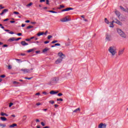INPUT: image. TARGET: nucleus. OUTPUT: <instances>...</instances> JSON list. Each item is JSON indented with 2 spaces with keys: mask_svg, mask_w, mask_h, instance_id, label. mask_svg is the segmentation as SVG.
Returning a JSON list of instances; mask_svg holds the SVG:
<instances>
[{
  "mask_svg": "<svg viewBox=\"0 0 128 128\" xmlns=\"http://www.w3.org/2000/svg\"><path fill=\"white\" fill-rule=\"evenodd\" d=\"M58 96H62V93H58Z\"/></svg>",
  "mask_w": 128,
  "mask_h": 128,
  "instance_id": "c03bdc74",
  "label": "nucleus"
},
{
  "mask_svg": "<svg viewBox=\"0 0 128 128\" xmlns=\"http://www.w3.org/2000/svg\"><path fill=\"white\" fill-rule=\"evenodd\" d=\"M65 46H70V42L65 44Z\"/></svg>",
  "mask_w": 128,
  "mask_h": 128,
  "instance_id": "58836bf2",
  "label": "nucleus"
},
{
  "mask_svg": "<svg viewBox=\"0 0 128 128\" xmlns=\"http://www.w3.org/2000/svg\"><path fill=\"white\" fill-rule=\"evenodd\" d=\"M32 70H34L32 68H31L30 69H28L26 68H22L20 70V71L22 72L23 74H30V72H32Z\"/></svg>",
  "mask_w": 128,
  "mask_h": 128,
  "instance_id": "7ed1b4c3",
  "label": "nucleus"
},
{
  "mask_svg": "<svg viewBox=\"0 0 128 128\" xmlns=\"http://www.w3.org/2000/svg\"><path fill=\"white\" fill-rule=\"evenodd\" d=\"M64 8V6L60 5V8H58V10H60V8Z\"/></svg>",
  "mask_w": 128,
  "mask_h": 128,
  "instance_id": "c9c22d12",
  "label": "nucleus"
},
{
  "mask_svg": "<svg viewBox=\"0 0 128 128\" xmlns=\"http://www.w3.org/2000/svg\"><path fill=\"white\" fill-rule=\"evenodd\" d=\"M35 96H40V93L38 92L35 94Z\"/></svg>",
  "mask_w": 128,
  "mask_h": 128,
  "instance_id": "09e8293b",
  "label": "nucleus"
},
{
  "mask_svg": "<svg viewBox=\"0 0 128 128\" xmlns=\"http://www.w3.org/2000/svg\"><path fill=\"white\" fill-rule=\"evenodd\" d=\"M124 52V48H123L122 49H120V50H119L118 52V55L122 56V54H123Z\"/></svg>",
  "mask_w": 128,
  "mask_h": 128,
  "instance_id": "6e6552de",
  "label": "nucleus"
},
{
  "mask_svg": "<svg viewBox=\"0 0 128 128\" xmlns=\"http://www.w3.org/2000/svg\"><path fill=\"white\" fill-rule=\"evenodd\" d=\"M14 40H16V38L14 37H12V38H10L8 40V42H14Z\"/></svg>",
  "mask_w": 128,
  "mask_h": 128,
  "instance_id": "4468645a",
  "label": "nucleus"
},
{
  "mask_svg": "<svg viewBox=\"0 0 128 128\" xmlns=\"http://www.w3.org/2000/svg\"><path fill=\"white\" fill-rule=\"evenodd\" d=\"M7 20H8V18H6L4 20V22H7Z\"/></svg>",
  "mask_w": 128,
  "mask_h": 128,
  "instance_id": "338daca9",
  "label": "nucleus"
},
{
  "mask_svg": "<svg viewBox=\"0 0 128 128\" xmlns=\"http://www.w3.org/2000/svg\"><path fill=\"white\" fill-rule=\"evenodd\" d=\"M115 14L118 18H120V12L116 11Z\"/></svg>",
  "mask_w": 128,
  "mask_h": 128,
  "instance_id": "a211bd4d",
  "label": "nucleus"
},
{
  "mask_svg": "<svg viewBox=\"0 0 128 128\" xmlns=\"http://www.w3.org/2000/svg\"><path fill=\"white\" fill-rule=\"evenodd\" d=\"M108 51L109 52L110 54L112 56H114L117 54L116 49V47H114V46H111L109 47Z\"/></svg>",
  "mask_w": 128,
  "mask_h": 128,
  "instance_id": "f257e3e1",
  "label": "nucleus"
},
{
  "mask_svg": "<svg viewBox=\"0 0 128 128\" xmlns=\"http://www.w3.org/2000/svg\"><path fill=\"white\" fill-rule=\"evenodd\" d=\"M8 44H4L3 46V48H8Z\"/></svg>",
  "mask_w": 128,
  "mask_h": 128,
  "instance_id": "864d4df0",
  "label": "nucleus"
},
{
  "mask_svg": "<svg viewBox=\"0 0 128 128\" xmlns=\"http://www.w3.org/2000/svg\"><path fill=\"white\" fill-rule=\"evenodd\" d=\"M26 118H27L26 116L25 115V116H23L22 121L26 122Z\"/></svg>",
  "mask_w": 128,
  "mask_h": 128,
  "instance_id": "5701e85b",
  "label": "nucleus"
},
{
  "mask_svg": "<svg viewBox=\"0 0 128 128\" xmlns=\"http://www.w3.org/2000/svg\"><path fill=\"white\" fill-rule=\"evenodd\" d=\"M44 34V32H39L38 34H37L38 36H42Z\"/></svg>",
  "mask_w": 128,
  "mask_h": 128,
  "instance_id": "aec40b11",
  "label": "nucleus"
},
{
  "mask_svg": "<svg viewBox=\"0 0 128 128\" xmlns=\"http://www.w3.org/2000/svg\"><path fill=\"white\" fill-rule=\"evenodd\" d=\"M80 112V108H78L73 111V112Z\"/></svg>",
  "mask_w": 128,
  "mask_h": 128,
  "instance_id": "f3484780",
  "label": "nucleus"
},
{
  "mask_svg": "<svg viewBox=\"0 0 128 128\" xmlns=\"http://www.w3.org/2000/svg\"><path fill=\"white\" fill-rule=\"evenodd\" d=\"M6 12H8V10L4 9V10H3V11L2 12H3V14H6Z\"/></svg>",
  "mask_w": 128,
  "mask_h": 128,
  "instance_id": "c85d7f7f",
  "label": "nucleus"
},
{
  "mask_svg": "<svg viewBox=\"0 0 128 128\" xmlns=\"http://www.w3.org/2000/svg\"><path fill=\"white\" fill-rule=\"evenodd\" d=\"M58 82V78L54 77L52 79L50 82L48 83V84H51L52 86H54V84H56Z\"/></svg>",
  "mask_w": 128,
  "mask_h": 128,
  "instance_id": "20e7f679",
  "label": "nucleus"
},
{
  "mask_svg": "<svg viewBox=\"0 0 128 128\" xmlns=\"http://www.w3.org/2000/svg\"><path fill=\"white\" fill-rule=\"evenodd\" d=\"M4 8V7L2 6V4H0V10H2V8Z\"/></svg>",
  "mask_w": 128,
  "mask_h": 128,
  "instance_id": "79ce46f5",
  "label": "nucleus"
},
{
  "mask_svg": "<svg viewBox=\"0 0 128 128\" xmlns=\"http://www.w3.org/2000/svg\"><path fill=\"white\" fill-rule=\"evenodd\" d=\"M52 38V36L49 35L48 36V40H50V38Z\"/></svg>",
  "mask_w": 128,
  "mask_h": 128,
  "instance_id": "f704fd0d",
  "label": "nucleus"
},
{
  "mask_svg": "<svg viewBox=\"0 0 128 128\" xmlns=\"http://www.w3.org/2000/svg\"><path fill=\"white\" fill-rule=\"evenodd\" d=\"M5 76H6V75L2 74V75H1V76H0V78H4Z\"/></svg>",
  "mask_w": 128,
  "mask_h": 128,
  "instance_id": "8fccbe9b",
  "label": "nucleus"
},
{
  "mask_svg": "<svg viewBox=\"0 0 128 128\" xmlns=\"http://www.w3.org/2000/svg\"><path fill=\"white\" fill-rule=\"evenodd\" d=\"M49 50L50 48H46L42 50V52L44 53L46 52L48 50Z\"/></svg>",
  "mask_w": 128,
  "mask_h": 128,
  "instance_id": "6ab92c4d",
  "label": "nucleus"
},
{
  "mask_svg": "<svg viewBox=\"0 0 128 128\" xmlns=\"http://www.w3.org/2000/svg\"><path fill=\"white\" fill-rule=\"evenodd\" d=\"M22 33H18L17 34V36H22Z\"/></svg>",
  "mask_w": 128,
  "mask_h": 128,
  "instance_id": "13d9d810",
  "label": "nucleus"
},
{
  "mask_svg": "<svg viewBox=\"0 0 128 128\" xmlns=\"http://www.w3.org/2000/svg\"><path fill=\"white\" fill-rule=\"evenodd\" d=\"M106 128V124H104L102 123H100L98 126V128Z\"/></svg>",
  "mask_w": 128,
  "mask_h": 128,
  "instance_id": "1a4fd4ad",
  "label": "nucleus"
},
{
  "mask_svg": "<svg viewBox=\"0 0 128 128\" xmlns=\"http://www.w3.org/2000/svg\"><path fill=\"white\" fill-rule=\"evenodd\" d=\"M32 24H36V22H31Z\"/></svg>",
  "mask_w": 128,
  "mask_h": 128,
  "instance_id": "3c124183",
  "label": "nucleus"
},
{
  "mask_svg": "<svg viewBox=\"0 0 128 128\" xmlns=\"http://www.w3.org/2000/svg\"><path fill=\"white\" fill-rule=\"evenodd\" d=\"M61 101V102H62V100H64L62 98H57V102H58V101Z\"/></svg>",
  "mask_w": 128,
  "mask_h": 128,
  "instance_id": "72a5a7b5",
  "label": "nucleus"
},
{
  "mask_svg": "<svg viewBox=\"0 0 128 128\" xmlns=\"http://www.w3.org/2000/svg\"><path fill=\"white\" fill-rule=\"evenodd\" d=\"M70 20H72L70 18V16H66L61 20V22H70Z\"/></svg>",
  "mask_w": 128,
  "mask_h": 128,
  "instance_id": "39448f33",
  "label": "nucleus"
},
{
  "mask_svg": "<svg viewBox=\"0 0 128 128\" xmlns=\"http://www.w3.org/2000/svg\"><path fill=\"white\" fill-rule=\"evenodd\" d=\"M44 128H50V127L48 126H46L45 127H44Z\"/></svg>",
  "mask_w": 128,
  "mask_h": 128,
  "instance_id": "774afa93",
  "label": "nucleus"
},
{
  "mask_svg": "<svg viewBox=\"0 0 128 128\" xmlns=\"http://www.w3.org/2000/svg\"><path fill=\"white\" fill-rule=\"evenodd\" d=\"M36 122H40V120H38V119H36Z\"/></svg>",
  "mask_w": 128,
  "mask_h": 128,
  "instance_id": "bf43d9fd",
  "label": "nucleus"
},
{
  "mask_svg": "<svg viewBox=\"0 0 128 128\" xmlns=\"http://www.w3.org/2000/svg\"><path fill=\"white\" fill-rule=\"evenodd\" d=\"M17 126L18 125L16 124H13L10 126V128H14V126Z\"/></svg>",
  "mask_w": 128,
  "mask_h": 128,
  "instance_id": "4be33fe9",
  "label": "nucleus"
},
{
  "mask_svg": "<svg viewBox=\"0 0 128 128\" xmlns=\"http://www.w3.org/2000/svg\"><path fill=\"white\" fill-rule=\"evenodd\" d=\"M21 44H22V46H28V44L26 43V42L24 41H22L21 42Z\"/></svg>",
  "mask_w": 128,
  "mask_h": 128,
  "instance_id": "2eb2a0df",
  "label": "nucleus"
},
{
  "mask_svg": "<svg viewBox=\"0 0 128 128\" xmlns=\"http://www.w3.org/2000/svg\"><path fill=\"white\" fill-rule=\"evenodd\" d=\"M48 12H52V14H58V12L54 10H49Z\"/></svg>",
  "mask_w": 128,
  "mask_h": 128,
  "instance_id": "cd10ccee",
  "label": "nucleus"
},
{
  "mask_svg": "<svg viewBox=\"0 0 128 128\" xmlns=\"http://www.w3.org/2000/svg\"><path fill=\"white\" fill-rule=\"evenodd\" d=\"M104 22L107 24H110V22H108V18H104Z\"/></svg>",
  "mask_w": 128,
  "mask_h": 128,
  "instance_id": "a878e982",
  "label": "nucleus"
},
{
  "mask_svg": "<svg viewBox=\"0 0 128 128\" xmlns=\"http://www.w3.org/2000/svg\"><path fill=\"white\" fill-rule=\"evenodd\" d=\"M34 49H30L28 50V52H34Z\"/></svg>",
  "mask_w": 128,
  "mask_h": 128,
  "instance_id": "7c9ffc66",
  "label": "nucleus"
},
{
  "mask_svg": "<svg viewBox=\"0 0 128 128\" xmlns=\"http://www.w3.org/2000/svg\"><path fill=\"white\" fill-rule=\"evenodd\" d=\"M41 124H42V126H46V124H44V122H42Z\"/></svg>",
  "mask_w": 128,
  "mask_h": 128,
  "instance_id": "de8ad7c7",
  "label": "nucleus"
},
{
  "mask_svg": "<svg viewBox=\"0 0 128 128\" xmlns=\"http://www.w3.org/2000/svg\"><path fill=\"white\" fill-rule=\"evenodd\" d=\"M0 114L2 116H8V114H7L6 113H4L2 112H1Z\"/></svg>",
  "mask_w": 128,
  "mask_h": 128,
  "instance_id": "b1692460",
  "label": "nucleus"
},
{
  "mask_svg": "<svg viewBox=\"0 0 128 128\" xmlns=\"http://www.w3.org/2000/svg\"><path fill=\"white\" fill-rule=\"evenodd\" d=\"M50 94H58V91L52 90L50 92Z\"/></svg>",
  "mask_w": 128,
  "mask_h": 128,
  "instance_id": "ddd939ff",
  "label": "nucleus"
},
{
  "mask_svg": "<svg viewBox=\"0 0 128 128\" xmlns=\"http://www.w3.org/2000/svg\"><path fill=\"white\" fill-rule=\"evenodd\" d=\"M30 20H26L25 21V22H27V23H28V22H30Z\"/></svg>",
  "mask_w": 128,
  "mask_h": 128,
  "instance_id": "0e129e2a",
  "label": "nucleus"
},
{
  "mask_svg": "<svg viewBox=\"0 0 128 128\" xmlns=\"http://www.w3.org/2000/svg\"><path fill=\"white\" fill-rule=\"evenodd\" d=\"M49 42H50V41H45L44 42V44H48Z\"/></svg>",
  "mask_w": 128,
  "mask_h": 128,
  "instance_id": "5fc2aeb1",
  "label": "nucleus"
},
{
  "mask_svg": "<svg viewBox=\"0 0 128 128\" xmlns=\"http://www.w3.org/2000/svg\"><path fill=\"white\" fill-rule=\"evenodd\" d=\"M40 104H40V102H38L36 103V106H40Z\"/></svg>",
  "mask_w": 128,
  "mask_h": 128,
  "instance_id": "4d7b16f0",
  "label": "nucleus"
},
{
  "mask_svg": "<svg viewBox=\"0 0 128 128\" xmlns=\"http://www.w3.org/2000/svg\"><path fill=\"white\" fill-rule=\"evenodd\" d=\"M24 78L25 80H32V77H31V78L25 77Z\"/></svg>",
  "mask_w": 128,
  "mask_h": 128,
  "instance_id": "4c0bfd02",
  "label": "nucleus"
},
{
  "mask_svg": "<svg viewBox=\"0 0 128 128\" xmlns=\"http://www.w3.org/2000/svg\"><path fill=\"white\" fill-rule=\"evenodd\" d=\"M58 42V40H54L52 42V44H56V42Z\"/></svg>",
  "mask_w": 128,
  "mask_h": 128,
  "instance_id": "e433bc0d",
  "label": "nucleus"
},
{
  "mask_svg": "<svg viewBox=\"0 0 128 128\" xmlns=\"http://www.w3.org/2000/svg\"><path fill=\"white\" fill-rule=\"evenodd\" d=\"M42 94H46V95L48 94V93H46V92H43Z\"/></svg>",
  "mask_w": 128,
  "mask_h": 128,
  "instance_id": "e2e57ef3",
  "label": "nucleus"
},
{
  "mask_svg": "<svg viewBox=\"0 0 128 128\" xmlns=\"http://www.w3.org/2000/svg\"><path fill=\"white\" fill-rule=\"evenodd\" d=\"M14 105V103L10 102L9 104V108L12 107Z\"/></svg>",
  "mask_w": 128,
  "mask_h": 128,
  "instance_id": "ea45409f",
  "label": "nucleus"
},
{
  "mask_svg": "<svg viewBox=\"0 0 128 128\" xmlns=\"http://www.w3.org/2000/svg\"><path fill=\"white\" fill-rule=\"evenodd\" d=\"M117 32H118V34L121 36L122 38H126V33H124V32L121 29L118 28Z\"/></svg>",
  "mask_w": 128,
  "mask_h": 128,
  "instance_id": "f03ea898",
  "label": "nucleus"
},
{
  "mask_svg": "<svg viewBox=\"0 0 128 128\" xmlns=\"http://www.w3.org/2000/svg\"><path fill=\"white\" fill-rule=\"evenodd\" d=\"M49 103L51 104H54V100H50V101H49Z\"/></svg>",
  "mask_w": 128,
  "mask_h": 128,
  "instance_id": "2f4dec72",
  "label": "nucleus"
},
{
  "mask_svg": "<svg viewBox=\"0 0 128 128\" xmlns=\"http://www.w3.org/2000/svg\"><path fill=\"white\" fill-rule=\"evenodd\" d=\"M112 40V35L109 34H106V42H110Z\"/></svg>",
  "mask_w": 128,
  "mask_h": 128,
  "instance_id": "423d86ee",
  "label": "nucleus"
},
{
  "mask_svg": "<svg viewBox=\"0 0 128 128\" xmlns=\"http://www.w3.org/2000/svg\"><path fill=\"white\" fill-rule=\"evenodd\" d=\"M22 40V38H18L17 39H16L15 40L18 41V40Z\"/></svg>",
  "mask_w": 128,
  "mask_h": 128,
  "instance_id": "603ef678",
  "label": "nucleus"
},
{
  "mask_svg": "<svg viewBox=\"0 0 128 128\" xmlns=\"http://www.w3.org/2000/svg\"><path fill=\"white\" fill-rule=\"evenodd\" d=\"M14 84H20V82L14 81L13 82Z\"/></svg>",
  "mask_w": 128,
  "mask_h": 128,
  "instance_id": "473e14b6",
  "label": "nucleus"
},
{
  "mask_svg": "<svg viewBox=\"0 0 128 128\" xmlns=\"http://www.w3.org/2000/svg\"><path fill=\"white\" fill-rule=\"evenodd\" d=\"M14 14H20V13L18 12H14Z\"/></svg>",
  "mask_w": 128,
  "mask_h": 128,
  "instance_id": "37998d69",
  "label": "nucleus"
},
{
  "mask_svg": "<svg viewBox=\"0 0 128 128\" xmlns=\"http://www.w3.org/2000/svg\"><path fill=\"white\" fill-rule=\"evenodd\" d=\"M32 3L30 2L29 4H27V6H32Z\"/></svg>",
  "mask_w": 128,
  "mask_h": 128,
  "instance_id": "a18cd8bd",
  "label": "nucleus"
},
{
  "mask_svg": "<svg viewBox=\"0 0 128 128\" xmlns=\"http://www.w3.org/2000/svg\"><path fill=\"white\" fill-rule=\"evenodd\" d=\"M74 10V8H66V9H64V10H62V12H68V10Z\"/></svg>",
  "mask_w": 128,
  "mask_h": 128,
  "instance_id": "9d476101",
  "label": "nucleus"
},
{
  "mask_svg": "<svg viewBox=\"0 0 128 128\" xmlns=\"http://www.w3.org/2000/svg\"><path fill=\"white\" fill-rule=\"evenodd\" d=\"M0 126H2V128H6V124H0Z\"/></svg>",
  "mask_w": 128,
  "mask_h": 128,
  "instance_id": "bb28decb",
  "label": "nucleus"
},
{
  "mask_svg": "<svg viewBox=\"0 0 128 128\" xmlns=\"http://www.w3.org/2000/svg\"><path fill=\"white\" fill-rule=\"evenodd\" d=\"M34 28V26H27L26 28H27V30H30V28Z\"/></svg>",
  "mask_w": 128,
  "mask_h": 128,
  "instance_id": "c756f323",
  "label": "nucleus"
},
{
  "mask_svg": "<svg viewBox=\"0 0 128 128\" xmlns=\"http://www.w3.org/2000/svg\"><path fill=\"white\" fill-rule=\"evenodd\" d=\"M46 4H50V2L48 0L46 1Z\"/></svg>",
  "mask_w": 128,
  "mask_h": 128,
  "instance_id": "6e6d98bb",
  "label": "nucleus"
},
{
  "mask_svg": "<svg viewBox=\"0 0 128 128\" xmlns=\"http://www.w3.org/2000/svg\"><path fill=\"white\" fill-rule=\"evenodd\" d=\"M46 2V0H40V2Z\"/></svg>",
  "mask_w": 128,
  "mask_h": 128,
  "instance_id": "680f3d73",
  "label": "nucleus"
},
{
  "mask_svg": "<svg viewBox=\"0 0 128 128\" xmlns=\"http://www.w3.org/2000/svg\"><path fill=\"white\" fill-rule=\"evenodd\" d=\"M55 46H60V43L55 44Z\"/></svg>",
  "mask_w": 128,
  "mask_h": 128,
  "instance_id": "a19ab883",
  "label": "nucleus"
},
{
  "mask_svg": "<svg viewBox=\"0 0 128 128\" xmlns=\"http://www.w3.org/2000/svg\"><path fill=\"white\" fill-rule=\"evenodd\" d=\"M9 34H14V32H9Z\"/></svg>",
  "mask_w": 128,
  "mask_h": 128,
  "instance_id": "69168bd1",
  "label": "nucleus"
},
{
  "mask_svg": "<svg viewBox=\"0 0 128 128\" xmlns=\"http://www.w3.org/2000/svg\"><path fill=\"white\" fill-rule=\"evenodd\" d=\"M0 118L2 122H6V117L2 116Z\"/></svg>",
  "mask_w": 128,
  "mask_h": 128,
  "instance_id": "412c9836",
  "label": "nucleus"
},
{
  "mask_svg": "<svg viewBox=\"0 0 128 128\" xmlns=\"http://www.w3.org/2000/svg\"><path fill=\"white\" fill-rule=\"evenodd\" d=\"M108 24L109 25L110 28H114V26L112 22H110Z\"/></svg>",
  "mask_w": 128,
  "mask_h": 128,
  "instance_id": "dca6fc26",
  "label": "nucleus"
},
{
  "mask_svg": "<svg viewBox=\"0 0 128 128\" xmlns=\"http://www.w3.org/2000/svg\"><path fill=\"white\" fill-rule=\"evenodd\" d=\"M62 62V60L60 58H58L55 62L56 64H58Z\"/></svg>",
  "mask_w": 128,
  "mask_h": 128,
  "instance_id": "9b49d317",
  "label": "nucleus"
},
{
  "mask_svg": "<svg viewBox=\"0 0 128 128\" xmlns=\"http://www.w3.org/2000/svg\"><path fill=\"white\" fill-rule=\"evenodd\" d=\"M26 42H30V38H26Z\"/></svg>",
  "mask_w": 128,
  "mask_h": 128,
  "instance_id": "052dcab7",
  "label": "nucleus"
},
{
  "mask_svg": "<svg viewBox=\"0 0 128 128\" xmlns=\"http://www.w3.org/2000/svg\"><path fill=\"white\" fill-rule=\"evenodd\" d=\"M115 24H118L119 26H122V23L116 19Z\"/></svg>",
  "mask_w": 128,
  "mask_h": 128,
  "instance_id": "f8f14e48",
  "label": "nucleus"
},
{
  "mask_svg": "<svg viewBox=\"0 0 128 128\" xmlns=\"http://www.w3.org/2000/svg\"><path fill=\"white\" fill-rule=\"evenodd\" d=\"M8 70H12V66L9 65V66H8Z\"/></svg>",
  "mask_w": 128,
  "mask_h": 128,
  "instance_id": "49530a36",
  "label": "nucleus"
},
{
  "mask_svg": "<svg viewBox=\"0 0 128 128\" xmlns=\"http://www.w3.org/2000/svg\"><path fill=\"white\" fill-rule=\"evenodd\" d=\"M120 8L122 10H123V12H126V10L124 7L122 6H120Z\"/></svg>",
  "mask_w": 128,
  "mask_h": 128,
  "instance_id": "393cba45",
  "label": "nucleus"
},
{
  "mask_svg": "<svg viewBox=\"0 0 128 128\" xmlns=\"http://www.w3.org/2000/svg\"><path fill=\"white\" fill-rule=\"evenodd\" d=\"M58 56L60 57V58H62V60H64V58H66V56L62 54V52H60L58 53Z\"/></svg>",
  "mask_w": 128,
  "mask_h": 128,
  "instance_id": "0eeeda50",
  "label": "nucleus"
}]
</instances>
